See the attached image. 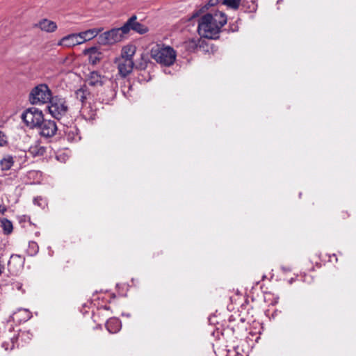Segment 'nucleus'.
Masks as SVG:
<instances>
[{
  "label": "nucleus",
  "instance_id": "nucleus-1",
  "mask_svg": "<svg viewBox=\"0 0 356 356\" xmlns=\"http://www.w3.org/2000/svg\"><path fill=\"white\" fill-rule=\"evenodd\" d=\"M227 15L213 10L202 16L198 22L197 32L201 38L217 39L222 26L227 23Z\"/></svg>",
  "mask_w": 356,
  "mask_h": 356
},
{
  "label": "nucleus",
  "instance_id": "nucleus-2",
  "mask_svg": "<svg viewBox=\"0 0 356 356\" xmlns=\"http://www.w3.org/2000/svg\"><path fill=\"white\" fill-rule=\"evenodd\" d=\"M151 56L158 63L164 66L172 65L176 60V51L167 46L156 45L151 49Z\"/></svg>",
  "mask_w": 356,
  "mask_h": 356
},
{
  "label": "nucleus",
  "instance_id": "nucleus-3",
  "mask_svg": "<svg viewBox=\"0 0 356 356\" xmlns=\"http://www.w3.org/2000/svg\"><path fill=\"white\" fill-rule=\"evenodd\" d=\"M52 97V92L49 86L46 83H40L31 90L29 99L33 105H44L49 103Z\"/></svg>",
  "mask_w": 356,
  "mask_h": 356
},
{
  "label": "nucleus",
  "instance_id": "nucleus-4",
  "mask_svg": "<svg viewBox=\"0 0 356 356\" xmlns=\"http://www.w3.org/2000/svg\"><path fill=\"white\" fill-rule=\"evenodd\" d=\"M48 110L53 118L60 120L68 111L65 99L58 95L53 96L48 103Z\"/></svg>",
  "mask_w": 356,
  "mask_h": 356
},
{
  "label": "nucleus",
  "instance_id": "nucleus-5",
  "mask_svg": "<svg viewBox=\"0 0 356 356\" xmlns=\"http://www.w3.org/2000/svg\"><path fill=\"white\" fill-rule=\"evenodd\" d=\"M22 119L27 127L31 129L38 128L44 119L41 110L31 107L24 111L22 114Z\"/></svg>",
  "mask_w": 356,
  "mask_h": 356
},
{
  "label": "nucleus",
  "instance_id": "nucleus-6",
  "mask_svg": "<svg viewBox=\"0 0 356 356\" xmlns=\"http://www.w3.org/2000/svg\"><path fill=\"white\" fill-rule=\"evenodd\" d=\"M125 34L122 32V26L120 28H113L100 34L98 38V42L102 45L113 44L120 42Z\"/></svg>",
  "mask_w": 356,
  "mask_h": 356
},
{
  "label": "nucleus",
  "instance_id": "nucleus-7",
  "mask_svg": "<svg viewBox=\"0 0 356 356\" xmlns=\"http://www.w3.org/2000/svg\"><path fill=\"white\" fill-rule=\"evenodd\" d=\"M122 30L124 33H129L131 30H133L137 33L145 34L148 32L149 29L145 24L137 22V16L132 15L122 26Z\"/></svg>",
  "mask_w": 356,
  "mask_h": 356
},
{
  "label": "nucleus",
  "instance_id": "nucleus-8",
  "mask_svg": "<svg viewBox=\"0 0 356 356\" xmlns=\"http://www.w3.org/2000/svg\"><path fill=\"white\" fill-rule=\"evenodd\" d=\"M114 63L117 65L119 74L123 78L131 73L134 65L133 60L123 58H115Z\"/></svg>",
  "mask_w": 356,
  "mask_h": 356
},
{
  "label": "nucleus",
  "instance_id": "nucleus-9",
  "mask_svg": "<svg viewBox=\"0 0 356 356\" xmlns=\"http://www.w3.org/2000/svg\"><path fill=\"white\" fill-rule=\"evenodd\" d=\"M38 128L40 134L45 138L54 136L58 130L57 125L54 120L45 119H43L42 122L40 124Z\"/></svg>",
  "mask_w": 356,
  "mask_h": 356
},
{
  "label": "nucleus",
  "instance_id": "nucleus-10",
  "mask_svg": "<svg viewBox=\"0 0 356 356\" xmlns=\"http://www.w3.org/2000/svg\"><path fill=\"white\" fill-rule=\"evenodd\" d=\"M87 81L90 86L94 87L106 86V84H112L111 79L102 75L97 71H92L90 73Z\"/></svg>",
  "mask_w": 356,
  "mask_h": 356
},
{
  "label": "nucleus",
  "instance_id": "nucleus-11",
  "mask_svg": "<svg viewBox=\"0 0 356 356\" xmlns=\"http://www.w3.org/2000/svg\"><path fill=\"white\" fill-rule=\"evenodd\" d=\"M105 86L107 89L102 93L99 99L102 103L108 104L116 97L118 83L112 79V84H106Z\"/></svg>",
  "mask_w": 356,
  "mask_h": 356
},
{
  "label": "nucleus",
  "instance_id": "nucleus-12",
  "mask_svg": "<svg viewBox=\"0 0 356 356\" xmlns=\"http://www.w3.org/2000/svg\"><path fill=\"white\" fill-rule=\"evenodd\" d=\"M58 44L66 47H71L82 43L81 40H79V33H72L64 36Z\"/></svg>",
  "mask_w": 356,
  "mask_h": 356
},
{
  "label": "nucleus",
  "instance_id": "nucleus-13",
  "mask_svg": "<svg viewBox=\"0 0 356 356\" xmlns=\"http://www.w3.org/2000/svg\"><path fill=\"white\" fill-rule=\"evenodd\" d=\"M63 131L69 142H77L81 140L79 130L76 125L66 126Z\"/></svg>",
  "mask_w": 356,
  "mask_h": 356
},
{
  "label": "nucleus",
  "instance_id": "nucleus-14",
  "mask_svg": "<svg viewBox=\"0 0 356 356\" xmlns=\"http://www.w3.org/2000/svg\"><path fill=\"white\" fill-rule=\"evenodd\" d=\"M17 159V156L4 154L0 159V168L2 171H8L11 169Z\"/></svg>",
  "mask_w": 356,
  "mask_h": 356
},
{
  "label": "nucleus",
  "instance_id": "nucleus-15",
  "mask_svg": "<svg viewBox=\"0 0 356 356\" xmlns=\"http://www.w3.org/2000/svg\"><path fill=\"white\" fill-rule=\"evenodd\" d=\"M85 54L88 55L89 63L92 65L97 64L102 58V53L96 47H92L84 51Z\"/></svg>",
  "mask_w": 356,
  "mask_h": 356
},
{
  "label": "nucleus",
  "instance_id": "nucleus-16",
  "mask_svg": "<svg viewBox=\"0 0 356 356\" xmlns=\"http://www.w3.org/2000/svg\"><path fill=\"white\" fill-rule=\"evenodd\" d=\"M102 31V29L94 28L78 33L79 35V40H81V43L90 40L97 36Z\"/></svg>",
  "mask_w": 356,
  "mask_h": 356
},
{
  "label": "nucleus",
  "instance_id": "nucleus-17",
  "mask_svg": "<svg viewBox=\"0 0 356 356\" xmlns=\"http://www.w3.org/2000/svg\"><path fill=\"white\" fill-rule=\"evenodd\" d=\"M107 330L112 334L117 333L122 327V323L119 318H110L106 323Z\"/></svg>",
  "mask_w": 356,
  "mask_h": 356
},
{
  "label": "nucleus",
  "instance_id": "nucleus-18",
  "mask_svg": "<svg viewBox=\"0 0 356 356\" xmlns=\"http://www.w3.org/2000/svg\"><path fill=\"white\" fill-rule=\"evenodd\" d=\"M38 26L42 31L48 33L54 32L57 29V25L56 22L49 20L47 19H43L41 21H40Z\"/></svg>",
  "mask_w": 356,
  "mask_h": 356
},
{
  "label": "nucleus",
  "instance_id": "nucleus-19",
  "mask_svg": "<svg viewBox=\"0 0 356 356\" xmlns=\"http://www.w3.org/2000/svg\"><path fill=\"white\" fill-rule=\"evenodd\" d=\"M136 48L133 44H128L124 46L120 56L118 58H123L124 59H131L133 60L134 56L136 54Z\"/></svg>",
  "mask_w": 356,
  "mask_h": 356
},
{
  "label": "nucleus",
  "instance_id": "nucleus-20",
  "mask_svg": "<svg viewBox=\"0 0 356 356\" xmlns=\"http://www.w3.org/2000/svg\"><path fill=\"white\" fill-rule=\"evenodd\" d=\"M200 42V39L193 38L185 42L184 46L188 52H195L201 47Z\"/></svg>",
  "mask_w": 356,
  "mask_h": 356
},
{
  "label": "nucleus",
  "instance_id": "nucleus-21",
  "mask_svg": "<svg viewBox=\"0 0 356 356\" xmlns=\"http://www.w3.org/2000/svg\"><path fill=\"white\" fill-rule=\"evenodd\" d=\"M46 152V148L39 143L31 145L29 149V153L33 157L42 156Z\"/></svg>",
  "mask_w": 356,
  "mask_h": 356
},
{
  "label": "nucleus",
  "instance_id": "nucleus-22",
  "mask_svg": "<svg viewBox=\"0 0 356 356\" xmlns=\"http://www.w3.org/2000/svg\"><path fill=\"white\" fill-rule=\"evenodd\" d=\"M90 95L89 91L86 87H81L75 92L76 98L82 104H84Z\"/></svg>",
  "mask_w": 356,
  "mask_h": 356
},
{
  "label": "nucleus",
  "instance_id": "nucleus-23",
  "mask_svg": "<svg viewBox=\"0 0 356 356\" xmlns=\"http://www.w3.org/2000/svg\"><path fill=\"white\" fill-rule=\"evenodd\" d=\"M17 341V337L16 336H13L10 338L8 341H5L2 342L1 346L5 349V350H12L14 349L15 344Z\"/></svg>",
  "mask_w": 356,
  "mask_h": 356
},
{
  "label": "nucleus",
  "instance_id": "nucleus-24",
  "mask_svg": "<svg viewBox=\"0 0 356 356\" xmlns=\"http://www.w3.org/2000/svg\"><path fill=\"white\" fill-rule=\"evenodd\" d=\"M1 222L4 234H10L13 232V229L12 222L8 219H3Z\"/></svg>",
  "mask_w": 356,
  "mask_h": 356
},
{
  "label": "nucleus",
  "instance_id": "nucleus-25",
  "mask_svg": "<svg viewBox=\"0 0 356 356\" xmlns=\"http://www.w3.org/2000/svg\"><path fill=\"white\" fill-rule=\"evenodd\" d=\"M241 0H223L222 3L228 8L233 10H237L239 8Z\"/></svg>",
  "mask_w": 356,
  "mask_h": 356
},
{
  "label": "nucleus",
  "instance_id": "nucleus-26",
  "mask_svg": "<svg viewBox=\"0 0 356 356\" xmlns=\"http://www.w3.org/2000/svg\"><path fill=\"white\" fill-rule=\"evenodd\" d=\"M39 250V247L37 243L34 241H31L29 243V247L27 249V253L30 256H34L35 255Z\"/></svg>",
  "mask_w": 356,
  "mask_h": 356
},
{
  "label": "nucleus",
  "instance_id": "nucleus-27",
  "mask_svg": "<svg viewBox=\"0 0 356 356\" xmlns=\"http://www.w3.org/2000/svg\"><path fill=\"white\" fill-rule=\"evenodd\" d=\"M33 203L35 205H38V207L41 208H44L47 205V201L42 197H36L33 199Z\"/></svg>",
  "mask_w": 356,
  "mask_h": 356
},
{
  "label": "nucleus",
  "instance_id": "nucleus-28",
  "mask_svg": "<svg viewBox=\"0 0 356 356\" xmlns=\"http://www.w3.org/2000/svg\"><path fill=\"white\" fill-rule=\"evenodd\" d=\"M7 143V137L6 134L0 131V147L5 146Z\"/></svg>",
  "mask_w": 356,
  "mask_h": 356
},
{
  "label": "nucleus",
  "instance_id": "nucleus-29",
  "mask_svg": "<svg viewBox=\"0 0 356 356\" xmlns=\"http://www.w3.org/2000/svg\"><path fill=\"white\" fill-rule=\"evenodd\" d=\"M218 0H209V1L203 6L202 9L208 10L210 7L216 5Z\"/></svg>",
  "mask_w": 356,
  "mask_h": 356
},
{
  "label": "nucleus",
  "instance_id": "nucleus-30",
  "mask_svg": "<svg viewBox=\"0 0 356 356\" xmlns=\"http://www.w3.org/2000/svg\"><path fill=\"white\" fill-rule=\"evenodd\" d=\"M257 9V5L252 1L251 6H248V7L245 9V12H255Z\"/></svg>",
  "mask_w": 356,
  "mask_h": 356
},
{
  "label": "nucleus",
  "instance_id": "nucleus-31",
  "mask_svg": "<svg viewBox=\"0 0 356 356\" xmlns=\"http://www.w3.org/2000/svg\"><path fill=\"white\" fill-rule=\"evenodd\" d=\"M238 30V26L236 23L230 24L229 26L228 32H236Z\"/></svg>",
  "mask_w": 356,
  "mask_h": 356
},
{
  "label": "nucleus",
  "instance_id": "nucleus-32",
  "mask_svg": "<svg viewBox=\"0 0 356 356\" xmlns=\"http://www.w3.org/2000/svg\"><path fill=\"white\" fill-rule=\"evenodd\" d=\"M23 312L25 313L24 321H26L31 318L32 314L31 312L29 309H24Z\"/></svg>",
  "mask_w": 356,
  "mask_h": 356
},
{
  "label": "nucleus",
  "instance_id": "nucleus-33",
  "mask_svg": "<svg viewBox=\"0 0 356 356\" xmlns=\"http://www.w3.org/2000/svg\"><path fill=\"white\" fill-rule=\"evenodd\" d=\"M7 211V208L5 205L0 204V213L3 214Z\"/></svg>",
  "mask_w": 356,
  "mask_h": 356
},
{
  "label": "nucleus",
  "instance_id": "nucleus-34",
  "mask_svg": "<svg viewBox=\"0 0 356 356\" xmlns=\"http://www.w3.org/2000/svg\"><path fill=\"white\" fill-rule=\"evenodd\" d=\"M200 11H201V10H199V11H196V12L193 13V15H192V17L194 18V17H198L200 15Z\"/></svg>",
  "mask_w": 356,
  "mask_h": 356
},
{
  "label": "nucleus",
  "instance_id": "nucleus-35",
  "mask_svg": "<svg viewBox=\"0 0 356 356\" xmlns=\"http://www.w3.org/2000/svg\"><path fill=\"white\" fill-rule=\"evenodd\" d=\"M26 153L25 152H22L21 154L18 156L19 159H22L23 158H26Z\"/></svg>",
  "mask_w": 356,
  "mask_h": 356
},
{
  "label": "nucleus",
  "instance_id": "nucleus-36",
  "mask_svg": "<svg viewBox=\"0 0 356 356\" xmlns=\"http://www.w3.org/2000/svg\"><path fill=\"white\" fill-rule=\"evenodd\" d=\"M102 309H105V310H108V309H110V307L107 306V305H104L102 307Z\"/></svg>",
  "mask_w": 356,
  "mask_h": 356
},
{
  "label": "nucleus",
  "instance_id": "nucleus-37",
  "mask_svg": "<svg viewBox=\"0 0 356 356\" xmlns=\"http://www.w3.org/2000/svg\"><path fill=\"white\" fill-rule=\"evenodd\" d=\"M11 257H12V258H13V257H17V258L19 259L20 260H22V257H21L20 255H17V254H16V255H13Z\"/></svg>",
  "mask_w": 356,
  "mask_h": 356
},
{
  "label": "nucleus",
  "instance_id": "nucleus-38",
  "mask_svg": "<svg viewBox=\"0 0 356 356\" xmlns=\"http://www.w3.org/2000/svg\"><path fill=\"white\" fill-rule=\"evenodd\" d=\"M294 280H295V278H291V279L289 280V283L290 284H291L294 282Z\"/></svg>",
  "mask_w": 356,
  "mask_h": 356
},
{
  "label": "nucleus",
  "instance_id": "nucleus-39",
  "mask_svg": "<svg viewBox=\"0 0 356 356\" xmlns=\"http://www.w3.org/2000/svg\"><path fill=\"white\" fill-rule=\"evenodd\" d=\"M282 270H283L284 271H288V270H290V269L286 268L285 267H282Z\"/></svg>",
  "mask_w": 356,
  "mask_h": 356
},
{
  "label": "nucleus",
  "instance_id": "nucleus-40",
  "mask_svg": "<svg viewBox=\"0 0 356 356\" xmlns=\"http://www.w3.org/2000/svg\"><path fill=\"white\" fill-rule=\"evenodd\" d=\"M123 316H125L127 317H129L130 316V314H122Z\"/></svg>",
  "mask_w": 356,
  "mask_h": 356
},
{
  "label": "nucleus",
  "instance_id": "nucleus-41",
  "mask_svg": "<svg viewBox=\"0 0 356 356\" xmlns=\"http://www.w3.org/2000/svg\"><path fill=\"white\" fill-rule=\"evenodd\" d=\"M39 234H40V232H37L35 233V235H36V236H38Z\"/></svg>",
  "mask_w": 356,
  "mask_h": 356
},
{
  "label": "nucleus",
  "instance_id": "nucleus-42",
  "mask_svg": "<svg viewBox=\"0 0 356 356\" xmlns=\"http://www.w3.org/2000/svg\"><path fill=\"white\" fill-rule=\"evenodd\" d=\"M302 196V193H299V197H300Z\"/></svg>",
  "mask_w": 356,
  "mask_h": 356
}]
</instances>
